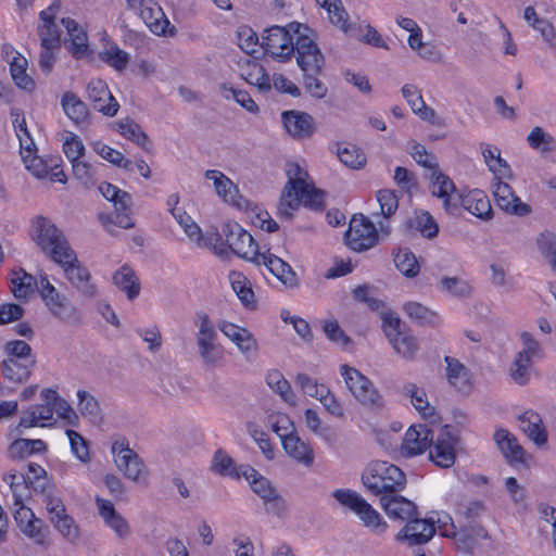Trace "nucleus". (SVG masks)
<instances>
[{
  "mask_svg": "<svg viewBox=\"0 0 556 556\" xmlns=\"http://www.w3.org/2000/svg\"><path fill=\"white\" fill-rule=\"evenodd\" d=\"M362 482L367 491L381 497L402 492L406 486V476L400 467L389 462L376 460L365 468Z\"/></svg>",
  "mask_w": 556,
  "mask_h": 556,
  "instance_id": "obj_1",
  "label": "nucleus"
},
{
  "mask_svg": "<svg viewBox=\"0 0 556 556\" xmlns=\"http://www.w3.org/2000/svg\"><path fill=\"white\" fill-rule=\"evenodd\" d=\"M29 236L40 251L54 263L63 256L74 258V250L51 219L41 215L36 216L31 220Z\"/></svg>",
  "mask_w": 556,
  "mask_h": 556,
  "instance_id": "obj_2",
  "label": "nucleus"
},
{
  "mask_svg": "<svg viewBox=\"0 0 556 556\" xmlns=\"http://www.w3.org/2000/svg\"><path fill=\"white\" fill-rule=\"evenodd\" d=\"M302 30L312 31L307 26L296 22H292L286 27L274 25L263 31L262 47L276 61L286 62L293 55L296 36Z\"/></svg>",
  "mask_w": 556,
  "mask_h": 556,
  "instance_id": "obj_3",
  "label": "nucleus"
},
{
  "mask_svg": "<svg viewBox=\"0 0 556 556\" xmlns=\"http://www.w3.org/2000/svg\"><path fill=\"white\" fill-rule=\"evenodd\" d=\"M338 503L353 511L363 526L377 534H383L388 529L387 521L381 515L356 491L351 489H337L332 492Z\"/></svg>",
  "mask_w": 556,
  "mask_h": 556,
  "instance_id": "obj_4",
  "label": "nucleus"
},
{
  "mask_svg": "<svg viewBox=\"0 0 556 556\" xmlns=\"http://www.w3.org/2000/svg\"><path fill=\"white\" fill-rule=\"evenodd\" d=\"M382 329L394 351L412 361L419 351V343L412 330L393 313L382 315Z\"/></svg>",
  "mask_w": 556,
  "mask_h": 556,
  "instance_id": "obj_5",
  "label": "nucleus"
},
{
  "mask_svg": "<svg viewBox=\"0 0 556 556\" xmlns=\"http://www.w3.org/2000/svg\"><path fill=\"white\" fill-rule=\"evenodd\" d=\"M340 374L353 396L364 406L382 408L384 399L374 383L359 370L346 364L340 366Z\"/></svg>",
  "mask_w": 556,
  "mask_h": 556,
  "instance_id": "obj_6",
  "label": "nucleus"
},
{
  "mask_svg": "<svg viewBox=\"0 0 556 556\" xmlns=\"http://www.w3.org/2000/svg\"><path fill=\"white\" fill-rule=\"evenodd\" d=\"M38 293L53 316L66 323L77 319L76 307L65 294L58 291L46 274L39 275Z\"/></svg>",
  "mask_w": 556,
  "mask_h": 556,
  "instance_id": "obj_7",
  "label": "nucleus"
},
{
  "mask_svg": "<svg viewBox=\"0 0 556 556\" xmlns=\"http://www.w3.org/2000/svg\"><path fill=\"white\" fill-rule=\"evenodd\" d=\"M222 233L228 248L238 256L255 264L262 254L258 244L250 232L238 223L228 222L223 225Z\"/></svg>",
  "mask_w": 556,
  "mask_h": 556,
  "instance_id": "obj_8",
  "label": "nucleus"
},
{
  "mask_svg": "<svg viewBox=\"0 0 556 556\" xmlns=\"http://www.w3.org/2000/svg\"><path fill=\"white\" fill-rule=\"evenodd\" d=\"M41 502L56 531L68 542L76 543L80 536L79 527L74 518L67 514L63 500L54 492L42 498Z\"/></svg>",
  "mask_w": 556,
  "mask_h": 556,
  "instance_id": "obj_9",
  "label": "nucleus"
},
{
  "mask_svg": "<svg viewBox=\"0 0 556 556\" xmlns=\"http://www.w3.org/2000/svg\"><path fill=\"white\" fill-rule=\"evenodd\" d=\"M308 33L302 30L296 36L293 47L296 64L302 73H323L326 64L325 55Z\"/></svg>",
  "mask_w": 556,
  "mask_h": 556,
  "instance_id": "obj_10",
  "label": "nucleus"
},
{
  "mask_svg": "<svg viewBox=\"0 0 556 556\" xmlns=\"http://www.w3.org/2000/svg\"><path fill=\"white\" fill-rule=\"evenodd\" d=\"M64 271L65 278L85 298L92 299L97 295V287L92 282L91 274L77 258L74 251V258L61 257L55 262Z\"/></svg>",
  "mask_w": 556,
  "mask_h": 556,
  "instance_id": "obj_11",
  "label": "nucleus"
},
{
  "mask_svg": "<svg viewBox=\"0 0 556 556\" xmlns=\"http://www.w3.org/2000/svg\"><path fill=\"white\" fill-rule=\"evenodd\" d=\"M346 245L356 252L371 249L378 242V232L375 225L366 217L354 216L345 232Z\"/></svg>",
  "mask_w": 556,
  "mask_h": 556,
  "instance_id": "obj_12",
  "label": "nucleus"
},
{
  "mask_svg": "<svg viewBox=\"0 0 556 556\" xmlns=\"http://www.w3.org/2000/svg\"><path fill=\"white\" fill-rule=\"evenodd\" d=\"M458 438L452 432L451 426L440 429L437 439L430 444L429 457L431 462L441 468H450L455 464Z\"/></svg>",
  "mask_w": 556,
  "mask_h": 556,
  "instance_id": "obj_13",
  "label": "nucleus"
},
{
  "mask_svg": "<svg viewBox=\"0 0 556 556\" xmlns=\"http://www.w3.org/2000/svg\"><path fill=\"white\" fill-rule=\"evenodd\" d=\"M112 453L116 467L124 476L132 481H138L146 466L139 455L129 447L127 440L115 441L112 444Z\"/></svg>",
  "mask_w": 556,
  "mask_h": 556,
  "instance_id": "obj_14",
  "label": "nucleus"
},
{
  "mask_svg": "<svg viewBox=\"0 0 556 556\" xmlns=\"http://www.w3.org/2000/svg\"><path fill=\"white\" fill-rule=\"evenodd\" d=\"M431 194L443 201V207L450 215L456 216L460 213V197L456 194V188L453 180L441 173L439 167L432 170Z\"/></svg>",
  "mask_w": 556,
  "mask_h": 556,
  "instance_id": "obj_15",
  "label": "nucleus"
},
{
  "mask_svg": "<svg viewBox=\"0 0 556 556\" xmlns=\"http://www.w3.org/2000/svg\"><path fill=\"white\" fill-rule=\"evenodd\" d=\"M16 506L17 508H15L13 516L18 529L36 544H45L48 526L42 519L37 518L34 511L22 502Z\"/></svg>",
  "mask_w": 556,
  "mask_h": 556,
  "instance_id": "obj_16",
  "label": "nucleus"
},
{
  "mask_svg": "<svg viewBox=\"0 0 556 556\" xmlns=\"http://www.w3.org/2000/svg\"><path fill=\"white\" fill-rule=\"evenodd\" d=\"M218 329L227 337L248 361H253L257 355V341L248 329L223 320L218 323Z\"/></svg>",
  "mask_w": 556,
  "mask_h": 556,
  "instance_id": "obj_17",
  "label": "nucleus"
},
{
  "mask_svg": "<svg viewBox=\"0 0 556 556\" xmlns=\"http://www.w3.org/2000/svg\"><path fill=\"white\" fill-rule=\"evenodd\" d=\"M293 197L296 199V205H293L294 207L287 210H282V199H280L278 205V212L280 217L290 220L293 217V212L296 211L300 207V205H304L305 207L315 211H321L325 207V192L320 189H317L313 184H305L302 187L298 188Z\"/></svg>",
  "mask_w": 556,
  "mask_h": 556,
  "instance_id": "obj_18",
  "label": "nucleus"
},
{
  "mask_svg": "<svg viewBox=\"0 0 556 556\" xmlns=\"http://www.w3.org/2000/svg\"><path fill=\"white\" fill-rule=\"evenodd\" d=\"M432 440L433 432L426 425H413L404 435L401 453L406 457L420 455L429 450Z\"/></svg>",
  "mask_w": 556,
  "mask_h": 556,
  "instance_id": "obj_19",
  "label": "nucleus"
},
{
  "mask_svg": "<svg viewBox=\"0 0 556 556\" xmlns=\"http://www.w3.org/2000/svg\"><path fill=\"white\" fill-rule=\"evenodd\" d=\"M379 502L386 515L392 520L404 522L418 515L417 505L400 492L381 496Z\"/></svg>",
  "mask_w": 556,
  "mask_h": 556,
  "instance_id": "obj_20",
  "label": "nucleus"
},
{
  "mask_svg": "<svg viewBox=\"0 0 556 556\" xmlns=\"http://www.w3.org/2000/svg\"><path fill=\"white\" fill-rule=\"evenodd\" d=\"M435 533L434 523L417 516L408 519L404 528L396 534L397 541H406L408 545L428 543Z\"/></svg>",
  "mask_w": 556,
  "mask_h": 556,
  "instance_id": "obj_21",
  "label": "nucleus"
},
{
  "mask_svg": "<svg viewBox=\"0 0 556 556\" xmlns=\"http://www.w3.org/2000/svg\"><path fill=\"white\" fill-rule=\"evenodd\" d=\"M87 93L94 110L106 116L116 115L119 104L112 96L105 81L101 79L90 80L87 85Z\"/></svg>",
  "mask_w": 556,
  "mask_h": 556,
  "instance_id": "obj_22",
  "label": "nucleus"
},
{
  "mask_svg": "<svg viewBox=\"0 0 556 556\" xmlns=\"http://www.w3.org/2000/svg\"><path fill=\"white\" fill-rule=\"evenodd\" d=\"M494 441L509 465L522 464L528 466L531 455L518 443L517 438L506 429H497Z\"/></svg>",
  "mask_w": 556,
  "mask_h": 556,
  "instance_id": "obj_23",
  "label": "nucleus"
},
{
  "mask_svg": "<svg viewBox=\"0 0 556 556\" xmlns=\"http://www.w3.org/2000/svg\"><path fill=\"white\" fill-rule=\"evenodd\" d=\"M61 2L54 1L49 8L40 12L42 24L38 27L40 47H61V31L55 24V13Z\"/></svg>",
  "mask_w": 556,
  "mask_h": 556,
  "instance_id": "obj_24",
  "label": "nucleus"
},
{
  "mask_svg": "<svg viewBox=\"0 0 556 556\" xmlns=\"http://www.w3.org/2000/svg\"><path fill=\"white\" fill-rule=\"evenodd\" d=\"M517 419L521 431L534 445L541 447L547 443V430L539 413L528 409L518 415Z\"/></svg>",
  "mask_w": 556,
  "mask_h": 556,
  "instance_id": "obj_25",
  "label": "nucleus"
},
{
  "mask_svg": "<svg viewBox=\"0 0 556 556\" xmlns=\"http://www.w3.org/2000/svg\"><path fill=\"white\" fill-rule=\"evenodd\" d=\"M256 265H264L266 268L283 285L288 287H295L298 285V277L292 267L282 258L271 254L262 253L260 260L255 262Z\"/></svg>",
  "mask_w": 556,
  "mask_h": 556,
  "instance_id": "obj_26",
  "label": "nucleus"
},
{
  "mask_svg": "<svg viewBox=\"0 0 556 556\" xmlns=\"http://www.w3.org/2000/svg\"><path fill=\"white\" fill-rule=\"evenodd\" d=\"M286 130L294 138H307L314 132V119L305 112L286 111L281 114Z\"/></svg>",
  "mask_w": 556,
  "mask_h": 556,
  "instance_id": "obj_27",
  "label": "nucleus"
},
{
  "mask_svg": "<svg viewBox=\"0 0 556 556\" xmlns=\"http://www.w3.org/2000/svg\"><path fill=\"white\" fill-rule=\"evenodd\" d=\"M402 96L407 101L412 111L417 114L421 119L429 122L433 125H441L440 118L437 116L435 111L427 106L420 90L414 85H404L402 87Z\"/></svg>",
  "mask_w": 556,
  "mask_h": 556,
  "instance_id": "obj_28",
  "label": "nucleus"
},
{
  "mask_svg": "<svg viewBox=\"0 0 556 556\" xmlns=\"http://www.w3.org/2000/svg\"><path fill=\"white\" fill-rule=\"evenodd\" d=\"M39 276L36 278L28 274L24 268L13 269L10 275V288L17 300H28L30 295L38 291Z\"/></svg>",
  "mask_w": 556,
  "mask_h": 556,
  "instance_id": "obj_29",
  "label": "nucleus"
},
{
  "mask_svg": "<svg viewBox=\"0 0 556 556\" xmlns=\"http://www.w3.org/2000/svg\"><path fill=\"white\" fill-rule=\"evenodd\" d=\"M286 174L288 176V182L286 184L281 198L282 199V210L292 208L293 205H296L295 190L303 185L307 184L305 178L308 176L307 172L303 170L298 163L288 164Z\"/></svg>",
  "mask_w": 556,
  "mask_h": 556,
  "instance_id": "obj_30",
  "label": "nucleus"
},
{
  "mask_svg": "<svg viewBox=\"0 0 556 556\" xmlns=\"http://www.w3.org/2000/svg\"><path fill=\"white\" fill-rule=\"evenodd\" d=\"M240 76L250 85L258 88L260 91L266 92L271 88L269 75L265 68L255 60L250 58L240 62Z\"/></svg>",
  "mask_w": 556,
  "mask_h": 556,
  "instance_id": "obj_31",
  "label": "nucleus"
},
{
  "mask_svg": "<svg viewBox=\"0 0 556 556\" xmlns=\"http://www.w3.org/2000/svg\"><path fill=\"white\" fill-rule=\"evenodd\" d=\"M281 443L285 452L298 463L305 466L313 464L314 452L312 447L294 432L283 434Z\"/></svg>",
  "mask_w": 556,
  "mask_h": 556,
  "instance_id": "obj_32",
  "label": "nucleus"
},
{
  "mask_svg": "<svg viewBox=\"0 0 556 556\" xmlns=\"http://www.w3.org/2000/svg\"><path fill=\"white\" fill-rule=\"evenodd\" d=\"M113 128L123 137L132 141L146 152L152 151V143L148 135L141 129L140 125L134 119L126 117L113 124Z\"/></svg>",
  "mask_w": 556,
  "mask_h": 556,
  "instance_id": "obj_33",
  "label": "nucleus"
},
{
  "mask_svg": "<svg viewBox=\"0 0 556 556\" xmlns=\"http://www.w3.org/2000/svg\"><path fill=\"white\" fill-rule=\"evenodd\" d=\"M35 364V357H26L24 359L7 358L2 362V374L5 379L22 383L28 379Z\"/></svg>",
  "mask_w": 556,
  "mask_h": 556,
  "instance_id": "obj_34",
  "label": "nucleus"
},
{
  "mask_svg": "<svg viewBox=\"0 0 556 556\" xmlns=\"http://www.w3.org/2000/svg\"><path fill=\"white\" fill-rule=\"evenodd\" d=\"M480 219L489 220L492 218V206L488 195L481 190H473L464 199H460V207Z\"/></svg>",
  "mask_w": 556,
  "mask_h": 556,
  "instance_id": "obj_35",
  "label": "nucleus"
},
{
  "mask_svg": "<svg viewBox=\"0 0 556 556\" xmlns=\"http://www.w3.org/2000/svg\"><path fill=\"white\" fill-rule=\"evenodd\" d=\"M61 23L70 37L68 51L75 58L84 55L88 50V37L85 29L71 17L62 18Z\"/></svg>",
  "mask_w": 556,
  "mask_h": 556,
  "instance_id": "obj_36",
  "label": "nucleus"
},
{
  "mask_svg": "<svg viewBox=\"0 0 556 556\" xmlns=\"http://www.w3.org/2000/svg\"><path fill=\"white\" fill-rule=\"evenodd\" d=\"M403 311L407 317L419 326L437 327L440 325L439 314L416 301H408L403 304Z\"/></svg>",
  "mask_w": 556,
  "mask_h": 556,
  "instance_id": "obj_37",
  "label": "nucleus"
},
{
  "mask_svg": "<svg viewBox=\"0 0 556 556\" xmlns=\"http://www.w3.org/2000/svg\"><path fill=\"white\" fill-rule=\"evenodd\" d=\"M446 379L457 390H465L470 386L471 372L463 363L452 356H445Z\"/></svg>",
  "mask_w": 556,
  "mask_h": 556,
  "instance_id": "obj_38",
  "label": "nucleus"
},
{
  "mask_svg": "<svg viewBox=\"0 0 556 556\" xmlns=\"http://www.w3.org/2000/svg\"><path fill=\"white\" fill-rule=\"evenodd\" d=\"M114 285L126 293L128 300H135L140 294V281L135 271L127 265H123L113 276Z\"/></svg>",
  "mask_w": 556,
  "mask_h": 556,
  "instance_id": "obj_39",
  "label": "nucleus"
},
{
  "mask_svg": "<svg viewBox=\"0 0 556 556\" xmlns=\"http://www.w3.org/2000/svg\"><path fill=\"white\" fill-rule=\"evenodd\" d=\"M407 224L410 229L418 231L426 239L431 240L438 237L439 225L428 211H415Z\"/></svg>",
  "mask_w": 556,
  "mask_h": 556,
  "instance_id": "obj_40",
  "label": "nucleus"
},
{
  "mask_svg": "<svg viewBox=\"0 0 556 556\" xmlns=\"http://www.w3.org/2000/svg\"><path fill=\"white\" fill-rule=\"evenodd\" d=\"M54 407L51 405L39 404L31 406L20 419V428H31L37 426H46V421H50L53 418Z\"/></svg>",
  "mask_w": 556,
  "mask_h": 556,
  "instance_id": "obj_41",
  "label": "nucleus"
},
{
  "mask_svg": "<svg viewBox=\"0 0 556 556\" xmlns=\"http://www.w3.org/2000/svg\"><path fill=\"white\" fill-rule=\"evenodd\" d=\"M481 152L489 169L496 176L510 179L513 177L511 168L507 162L501 157L498 148H491L489 144H481Z\"/></svg>",
  "mask_w": 556,
  "mask_h": 556,
  "instance_id": "obj_42",
  "label": "nucleus"
},
{
  "mask_svg": "<svg viewBox=\"0 0 556 556\" xmlns=\"http://www.w3.org/2000/svg\"><path fill=\"white\" fill-rule=\"evenodd\" d=\"M442 293L457 299H467L472 294L470 282L457 276H443L439 281Z\"/></svg>",
  "mask_w": 556,
  "mask_h": 556,
  "instance_id": "obj_43",
  "label": "nucleus"
},
{
  "mask_svg": "<svg viewBox=\"0 0 556 556\" xmlns=\"http://www.w3.org/2000/svg\"><path fill=\"white\" fill-rule=\"evenodd\" d=\"M78 410L83 417L87 418L93 425H100L103 421V414L98 400L88 391L78 390Z\"/></svg>",
  "mask_w": 556,
  "mask_h": 556,
  "instance_id": "obj_44",
  "label": "nucleus"
},
{
  "mask_svg": "<svg viewBox=\"0 0 556 556\" xmlns=\"http://www.w3.org/2000/svg\"><path fill=\"white\" fill-rule=\"evenodd\" d=\"M242 477L249 481L252 491L263 501L273 496L277 491L266 477L262 476L257 470L249 465H244L242 467Z\"/></svg>",
  "mask_w": 556,
  "mask_h": 556,
  "instance_id": "obj_45",
  "label": "nucleus"
},
{
  "mask_svg": "<svg viewBox=\"0 0 556 556\" xmlns=\"http://www.w3.org/2000/svg\"><path fill=\"white\" fill-rule=\"evenodd\" d=\"M195 317L194 325L198 327L197 348L218 344V336L210 316L204 312H198Z\"/></svg>",
  "mask_w": 556,
  "mask_h": 556,
  "instance_id": "obj_46",
  "label": "nucleus"
},
{
  "mask_svg": "<svg viewBox=\"0 0 556 556\" xmlns=\"http://www.w3.org/2000/svg\"><path fill=\"white\" fill-rule=\"evenodd\" d=\"M527 142L530 148L539 151L542 155L556 151V139L542 127L535 126L527 136Z\"/></svg>",
  "mask_w": 556,
  "mask_h": 556,
  "instance_id": "obj_47",
  "label": "nucleus"
},
{
  "mask_svg": "<svg viewBox=\"0 0 556 556\" xmlns=\"http://www.w3.org/2000/svg\"><path fill=\"white\" fill-rule=\"evenodd\" d=\"M205 178L213 180L215 190L219 197L226 202L235 203L238 188L226 175L217 169H208L205 172Z\"/></svg>",
  "mask_w": 556,
  "mask_h": 556,
  "instance_id": "obj_48",
  "label": "nucleus"
},
{
  "mask_svg": "<svg viewBox=\"0 0 556 556\" xmlns=\"http://www.w3.org/2000/svg\"><path fill=\"white\" fill-rule=\"evenodd\" d=\"M65 114L75 123L80 124L87 119L88 109L75 93L65 92L61 99Z\"/></svg>",
  "mask_w": 556,
  "mask_h": 556,
  "instance_id": "obj_49",
  "label": "nucleus"
},
{
  "mask_svg": "<svg viewBox=\"0 0 556 556\" xmlns=\"http://www.w3.org/2000/svg\"><path fill=\"white\" fill-rule=\"evenodd\" d=\"M266 382L268 387L281 399L290 405L296 404V396L291 389V386L287 379L282 376L279 370H270L266 376Z\"/></svg>",
  "mask_w": 556,
  "mask_h": 556,
  "instance_id": "obj_50",
  "label": "nucleus"
},
{
  "mask_svg": "<svg viewBox=\"0 0 556 556\" xmlns=\"http://www.w3.org/2000/svg\"><path fill=\"white\" fill-rule=\"evenodd\" d=\"M10 454L13 458H24L36 453L47 451V444L40 439H17L10 445Z\"/></svg>",
  "mask_w": 556,
  "mask_h": 556,
  "instance_id": "obj_51",
  "label": "nucleus"
},
{
  "mask_svg": "<svg viewBox=\"0 0 556 556\" xmlns=\"http://www.w3.org/2000/svg\"><path fill=\"white\" fill-rule=\"evenodd\" d=\"M243 466H240L238 469L235 460L223 450H217L212 460V470L220 476L240 478Z\"/></svg>",
  "mask_w": 556,
  "mask_h": 556,
  "instance_id": "obj_52",
  "label": "nucleus"
},
{
  "mask_svg": "<svg viewBox=\"0 0 556 556\" xmlns=\"http://www.w3.org/2000/svg\"><path fill=\"white\" fill-rule=\"evenodd\" d=\"M403 393L412 399V404L424 417L428 418L434 415V408L428 403L424 389L414 383H406L403 386Z\"/></svg>",
  "mask_w": 556,
  "mask_h": 556,
  "instance_id": "obj_53",
  "label": "nucleus"
},
{
  "mask_svg": "<svg viewBox=\"0 0 556 556\" xmlns=\"http://www.w3.org/2000/svg\"><path fill=\"white\" fill-rule=\"evenodd\" d=\"M93 151L99 154L102 159L110 162L111 164L131 170L132 162L126 159L119 151L109 147L108 144L101 141H94L91 143Z\"/></svg>",
  "mask_w": 556,
  "mask_h": 556,
  "instance_id": "obj_54",
  "label": "nucleus"
},
{
  "mask_svg": "<svg viewBox=\"0 0 556 556\" xmlns=\"http://www.w3.org/2000/svg\"><path fill=\"white\" fill-rule=\"evenodd\" d=\"M395 267L408 278L419 274L420 266L415 254L408 249H400L394 255Z\"/></svg>",
  "mask_w": 556,
  "mask_h": 556,
  "instance_id": "obj_55",
  "label": "nucleus"
},
{
  "mask_svg": "<svg viewBox=\"0 0 556 556\" xmlns=\"http://www.w3.org/2000/svg\"><path fill=\"white\" fill-rule=\"evenodd\" d=\"M27 60L17 55L10 64L11 76L17 87L25 90H33L35 87L34 79L26 73Z\"/></svg>",
  "mask_w": 556,
  "mask_h": 556,
  "instance_id": "obj_56",
  "label": "nucleus"
},
{
  "mask_svg": "<svg viewBox=\"0 0 556 556\" xmlns=\"http://www.w3.org/2000/svg\"><path fill=\"white\" fill-rule=\"evenodd\" d=\"M12 116H15V119L13 121L16 135L20 140L21 146V156L24 162H27V159L33 154V150L36 148L35 143L28 132L25 118L22 117L21 122L18 121L20 114L15 113L13 110L11 112Z\"/></svg>",
  "mask_w": 556,
  "mask_h": 556,
  "instance_id": "obj_57",
  "label": "nucleus"
},
{
  "mask_svg": "<svg viewBox=\"0 0 556 556\" xmlns=\"http://www.w3.org/2000/svg\"><path fill=\"white\" fill-rule=\"evenodd\" d=\"M229 280L232 290L236 292L244 306L248 307L254 303V292L251 289L250 282L244 275L238 271H231L229 274Z\"/></svg>",
  "mask_w": 556,
  "mask_h": 556,
  "instance_id": "obj_58",
  "label": "nucleus"
},
{
  "mask_svg": "<svg viewBox=\"0 0 556 556\" xmlns=\"http://www.w3.org/2000/svg\"><path fill=\"white\" fill-rule=\"evenodd\" d=\"M99 192L104 199L113 203L114 208L126 210L127 204L131 202V195L110 182H101Z\"/></svg>",
  "mask_w": 556,
  "mask_h": 556,
  "instance_id": "obj_59",
  "label": "nucleus"
},
{
  "mask_svg": "<svg viewBox=\"0 0 556 556\" xmlns=\"http://www.w3.org/2000/svg\"><path fill=\"white\" fill-rule=\"evenodd\" d=\"M337 155L345 166L353 169H361L366 164V155L359 148L353 144L338 147Z\"/></svg>",
  "mask_w": 556,
  "mask_h": 556,
  "instance_id": "obj_60",
  "label": "nucleus"
},
{
  "mask_svg": "<svg viewBox=\"0 0 556 556\" xmlns=\"http://www.w3.org/2000/svg\"><path fill=\"white\" fill-rule=\"evenodd\" d=\"M99 219L109 232H112L111 226L116 225L123 229H130L135 226L130 217V204L126 210L114 208L113 214H100Z\"/></svg>",
  "mask_w": 556,
  "mask_h": 556,
  "instance_id": "obj_61",
  "label": "nucleus"
},
{
  "mask_svg": "<svg viewBox=\"0 0 556 556\" xmlns=\"http://www.w3.org/2000/svg\"><path fill=\"white\" fill-rule=\"evenodd\" d=\"M198 354L201 358L202 365L208 369L219 367L225 362L224 348L219 343L198 346Z\"/></svg>",
  "mask_w": 556,
  "mask_h": 556,
  "instance_id": "obj_62",
  "label": "nucleus"
},
{
  "mask_svg": "<svg viewBox=\"0 0 556 556\" xmlns=\"http://www.w3.org/2000/svg\"><path fill=\"white\" fill-rule=\"evenodd\" d=\"M536 244L541 254L556 270V235L549 231L542 232L536 239Z\"/></svg>",
  "mask_w": 556,
  "mask_h": 556,
  "instance_id": "obj_63",
  "label": "nucleus"
},
{
  "mask_svg": "<svg viewBox=\"0 0 556 556\" xmlns=\"http://www.w3.org/2000/svg\"><path fill=\"white\" fill-rule=\"evenodd\" d=\"M72 170L74 177L86 188H91L97 182L96 168L84 161H76L72 163Z\"/></svg>",
  "mask_w": 556,
  "mask_h": 556,
  "instance_id": "obj_64",
  "label": "nucleus"
}]
</instances>
